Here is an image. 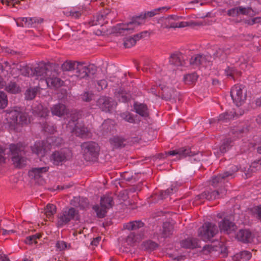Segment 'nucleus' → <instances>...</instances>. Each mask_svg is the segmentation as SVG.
I'll list each match as a JSON object with an SVG mask.
<instances>
[{"mask_svg":"<svg viewBox=\"0 0 261 261\" xmlns=\"http://www.w3.org/2000/svg\"><path fill=\"white\" fill-rule=\"evenodd\" d=\"M168 9L166 7H162L134 17L133 18L132 20L127 23L117 24L113 28V31L114 33L119 34L122 36L132 34L134 32L136 27L144 22V19L147 17H153L161 11H167Z\"/></svg>","mask_w":261,"mask_h":261,"instance_id":"1","label":"nucleus"},{"mask_svg":"<svg viewBox=\"0 0 261 261\" xmlns=\"http://www.w3.org/2000/svg\"><path fill=\"white\" fill-rule=\"evenodd\" d=\"M11 159L14 166L17 168H22L28 163L26 157L25 146L22 143L11 144L9 145Z\"/></svg>","mask_w":261,"mask_h":261,"instance_id":"2","label":"nucleus"},{"mask_svg":"<svg viewBox=\"0 0 261 261\" xmlns=\"http://www.w3.org/2000/svg\"><path fill=\"white\" fill-rule=\"evenodd\" d=\"M28 117V114L21 112L19 108L15 107L6 111V119L10 126L13 129H15L17 125L27 124Z\"/></svg>","mask_w":261,"mask_h":261,"instance_id":"3","label":"nucleus"},{"mask_svg":"<svg viewBox=\"0 0 261 261\" xmlns=\"http://www.w3.org/2000/svg\"><path fill=\"white\" fill-rule=\"evenodd\" d=\"M84 159L88 162H94L98 158L99 147L93 141L85 142L81 145Z\"/></svg>","mask_w":261,"mask_h":261,"instance_id":"4","label":"nucleus"},{"mask_svg":"<svg viewBox=\"0 0 261 261\" xmlns=\"http://www.w3.org/2000/svg\"><path fill=\"white\" fill-rule=\"evenodd\" d=\"M80 215L79 211L74 207H66L59 214L57 225L58 227H62L69 223L71 220H79Z\"/></svg>","mask_w":261,"mask_h":261,"instance_id":"5","label":"nucleus"},{"mask_svg":"<svg viewBox=\"0 0 261 261\" xmlns=\"http://www.w3.org/2000/svg\"><path fill=\"white\" fill-rule=\"evenodd\" d=\"M70 131L77 137L87 138L90 135V132L83 123L77 121V118L73 115L67 126Z\"/></svg>","mask_w":261,"mask_h":261,"instance_id":"6","label":"nucleus"},{"mask_svg":"<svg viewBox=\"0 0 261 261\" xmlns=\"http://www.w3.org/2000/svg\"><path fill=\"white\" fill-rule=\"evenodd\" d=\"M53 68V64L49 62H40L33 68L32 74L40 80L49 79L51 76Z\"/></svg>","mask_w":261,"mask_h":261,"instance_id":"7","label":"nucleus"},{"mask_svg":"<svg viewBox=\"0 0 261 261\" xmlns=\"http://www.w3.org/2000/svg\"><path fill=\"white\" fill-rule=\"evenodd\" d=\"M159 94H161V98L171 103L176 102V100H180V97L179 92L175 88L169 86L160 85Z\"/></svg>","mask_w":261,"mask_h":261,"instance_id":"8","label":"nucleus"},{"mask_svg":"<svg viewBox=\"0 0 261 261\" xmlns=\"http://www.w3.org/2000/svg\"><path fill=\"white\" fill-rule=\"evenodd\" d=\"M100 207L96 205L93 206V209L96 213L97 217L103 218L106 216L107 210L114 205L112 197L110 195H104L100 199Z\"/></svg>","mask_w":261,"mask_h":261,"instance_id":"9","label":"nucleus"},{"mask_svg":"<svg viewBox=\"0 0 261 261\" xmlns=\"http://www.w3.org/2000/svg\"><path fill=\"white\" fill-rule=\"evenodd\" d=\"M230 95L236 106H242L247 97V89L243 85H236L230 91Z\"/></svg>","mask_w":261,"mask_h":261,"instance_id":"10","label":"nucleus"},{"mask_svg":"<svg viewBox=\"0 0 261 261\" xmlns=\"http://www.w3.org/2000/svg\"><path fill=\"white\" fill-rule=\"evenodd\" d=\"M218 232L217 226L211 222L205 223L198 229V236L203 241L210 240Z\"/></svg>","mask_w":261,"mask_h":261,"instance_id":"11","label":"nucleus"},{"mask_svg":"<svg viewBox=\"0 0 261 261\" xmlns=\"http://www.w3.org/2000/svg\"><path fill=\"white\" fill-rule=\"evenodd\" d=\"M179 17L176 15H170L168 17H162L159 19L158 22L161 23L163 28H184L186 26V22H179Z\"/></svg>","mask_w":261,"mask_h":261,"instance_id":"12","label":"nucleus"},{"mask_svg":"<svg viewBox=\"0 0 261 261\" xmlns=\"http://www.w3.org/2000/svg\"><path fill=\"white\" fill-rule=\"evenodd\" d=\"M71 157V150L68 148H64L54 151L51 155V159L54 161L55 165H58L60 163L69 160Z\"/></svg>","mask_w":261,"mask_h":261,"instance_id":"13","label":"nucleus"},{"mask_svg":"<svg viewBox=\"0 0 261 261\" xmlns=\"http://www.w3.org/2000/svg\"><path fill=\"white\" fill-rule=\"evenodd\" d=\"M113 16L109 9H106L101 11L95 16H94L93 19L89 22L91 26L100 25L108 23L109 22L112 21Z\"/></svg>","mask_w":261,"mask_h":261,"instance_id":"14","label":"nucleus"},{"mask_svg":"<svg viewBox=\"0 0 261 261\" xmlns=\"http://www.w3.org/2000/svg\"><path fill=\"white\" fill-rule=\"evenodd\" d=\"M117 105V103L115 100L106 96H100L97 100V106L106 112H111Z\"/></svg>","mask_w":261,"mask_h":261,"instance_id":"15","label":"nucleus"},{"mask_svg":"<svg viewBox=\"0 0 261 261\" xmlns=\"http://www.w3.org/2000/svg\"><path fill=\"white\" fill-rule=\"evenodd\" d=\"M75 75L80 79H83L89 76V74H93L96 70V67L93 65H85V63L78 62L76 68Z\"/></svg>","mask_w":261,"mask_h":261,"instance_id":"16","label":"nucleus"},{"mask_svg":"<svg viewBox=\"0 0 261 261\" xmlns=\"http://www.w3.org/2000/svg\"><path fill=\"white\" fill-rule=\"evenodd\" d=\"M168 155H178L179 156V159H180L182 158H185L187 156H193L194 155V153H193L190 148H181L178 149L174 150L172 151H170L168 152H165L164 153H160L158 156L160 159H163L167 157Z\"/></svg>","mask_w":261,"mask_h":261,"instance_id":"17","label":"nucleus"},{"mask_svg":"<svg viewBox=\"0 0 261 261\" xmlns=\"http://www.w3.org/2000/svg\"><path fill=\"white\" fill-rule=\"evenodd\" d=\"M212 57L209 55H197L190 59V64L194 66L206 67L210 64Z\"/></svg>","mask_w":261,"mask_h":261,"instance_id":"18","label":"nucleus"},{"mask_svg":"<svg viewBox=\"0 0 261 261\" xmlns=\"http://www.w3.org/2000/svg\"><path fill=\"white\" fill-rule=\"evenodd\" d=\"M236 238L238 241L244 243H250L253 238V234L248 229H240L238 232Z\"/></svg>","mask_w":261,"mask_h":261,"instance_id":"19","label":"nucleus"},{"mask_svg":"<svg viewBox=\"0 0 261 261\" xmlns=\"http://www.w3.org/2000/svg\"><path fill=\"white\" fill-rule=\"evenodd\" d=\"M219 227L221 231L226 232L227 233H230L234 231L237 228L235 224L226 218L219 222Z\"/></svg>","mask_w":261,"mask_h":261,"instance_id":"20","label":"nucleus"},{"mask_svg":"<svg viewBox=\"0 0 261 261\" xmlns=\"http://www.w3.org/2000/svg\"><path fill=\"white\" fill-rule=\"evenodd\" d=\"M21 20L24 22V23H22L21 24H18L19 27H36L39 23H41L43 22V19L40 18H27V17H22L21 18Z\"/></svg>","mask_w":261,"mask_h":261,"instance_id":"21","label":"nucleus"},{"mask_svg":"<svg viewBox=\"0 0 261 261\" xmlns=\"http://www.w3.org/2000/svg\"><path fill=\"white\" fill-rule=\"evenodd\" d=\"M48 169V167L32 168L29 171V176L32 179H38L42 177L43 174L46 173Z\"/></svg>","mask_w":261,"mask_h":261,"instance_id":"22","label":"nucleus"},{"mask_svg":"<svg viewBox=\"0 0 261 261\" xmlns=\"http://www.w3.org/2000/svg\"><path fill=\"white\" fill-rule=\"evenodd\" d=\"M32 111L34 116L43 119H45L49 113L48 109L40 104L34 107Z\"/></svg>","mask_w":261,"mask_h":261,"instance_id":"23","label":"nucleus"},{"mask_svg":"<svg viewBox=\"0 0 261 261\" xmlns=\"http://www.w3.org/2000/svg\"><path fill=\"white\" fill-rule=\"evenodd\" d=\"M50 110L53 115L58 117H62L68 113L66 106L60 103L54 105Z\"/></svg>","mask_w":261,"mask_h":261,"instance_id":"24","label":"nucleus"},{"mask_svg":"<svg viewBox=\"0 0 261 261\" xmlns=\"http://www.w3.org/2000/svg\"><path fill=\"white\" fill-rule=\"evenodd\" d=\"M169 62L174 66H180L185 64L182 55L180 53L171 54L169 58Z\"/></svg>","mask_w":261,"mask_h":261,"instance_id":"25","label":"nucleus"},{"mask_svg":"<svg viewBox=\"0 0 261 261\" xmlns=\"http://www.w3.org/2000/svg\"><path fill=\"white\" fill-rule=\"evenodd\" d=\"M180 245L182 247L188 249H194L199 248V240L197 239L189 238L183 240L180 242Z\"/></svg>","mask_w":261,"mask_h":261,"instance_id":"26","label":"nucleus"},{"mask_svg":"<svg viewBox=\"0 0 261 261\" xmlns=\"http://www.w3.org/2000/svg\"><path fill=\"white\" fill-rule=\"evenodd\" d=\"M32 152L36 154L39 157L44 156L46 153V150L44 147L43 142L42 141L36 142L33 146L31 147Z\"/></svg>","mask_w":261,"mask_h":261,"instance_id":"27","label":"nucleus"},{"mask_svg":"<svg viewBox=\"0 0 261 261\" xmlns=\"http://www.w3.org/2000/svg\"><path fill=\"white\" fill-rule=\"evenodd\" d=\"M110 142L114 149L124 147L126 145V140L120 136H114L110 139Z\"/></svg>","mask_w":261,"mask_h":261,"instance_id":"28","label":"nucleus"},{"mask_svg":"<svg viewBox=\"0 0 261 261\" xmlns=\"http://www.w3.org/2000/svg\"><path fill=\"white\" fill-rule=\"evenodd\" d=\"M237 170L238 169H237L236 167H235L234 169L231 172L226 171L223 173L222 174L213 177L212 179V185L214 187H216L218 185V184L222 181V179H224L228 176H232L233 173Z\"/></svg>","mask_w":261,"mask_h":261,"instance_id":"29","label":"nucleus"},{"mask_svg":"<svg viewBox=\"0 0 261 261\" xmlns=\"http://www.w3.org/2000/svg\"><path fill=\"white\" fill-rule=\"evenodd\" d=\"M115 97L119 101L126 102L130 100V95L123 89H118L115 92Z\"/></svg>","mask_w":261,"mask_h":261,"instance_id":"30","label":"nucleus"},{"mask_svg":"<svg viewBox=\"0 0 261 261\" xmlns=\"http://www.w3.org/2000/svg\"><path fill=\"white\" fill-rule=\"evenodd\" d=\"M143 235L140 233H135L133 232L129 233L126 239V242L129 245H133L135 243L142 240L143 238Z\"/></svg>","mask_w":261,"mask_h":261,"instance_id":"31","label":"nucleus"},{"mask_svg":"<svg viewBox=\"0 0 261 261\" xmlns=\"http://www.w3.org/2000/svg\"><path fill=\"white\" fill-rule=\"evenodd\" d=\"M72 204L74 206L79 207L84 209L88 206L89 202L88 199L84 197H74L72 201Z\"/></svg>","mask_w":261,"mask_h":261,"instance_id":"32","label":"nucleus"},{"mask_svg":"<svg viewBox=\"0 0 261 261\" xmlns=\"http://www.w3.org/2000/svg\"><path fill=\"white\" fill-rule=\"evenodd\" d=\"M134 108L137 113L142 117H147L148 116V111L146 105L143 103H135Z\"/></svg>","mask_w":261,"mask_h":261,"instance_id":"33","label":"nucleus"},{"mask_svg":"<svg viewBox=\"0 0 261 261\" xmlns=\"http://www.w3.org/2000/svg\"><path fill=\"white\" fill-rule=\"evenodd\" d=\"M144 225L141 221H134L124 224L123 227L129 230H135L143 227Z\"/></svg>","mask_w":261,"mask_h":261,"instance_id":"34","label":"nucleus"},{"mask_svg":"<svg viewBox=\"0 0 261 261\" xmlns=\"http://www.w3.org/2000/svg\"><path fill=\"white\" fill-rule=\"evenodd\" d=\"M78 62L75 61L67 60L62 64V70L63 71H71L76 70Z\"/></svg>","mask_w":261,"mask_h":261,"instance_id":"35","label":"nucleus"},{"mask_svg":"<svg viewBox=\"0 0 261 261\" xmlns=\"http://www.w3.org/2000/svg\"><path fill=\"white\" fill-rule=\"evenodd\" d=\"M206 192L207 194V199L213 200L225 195L226 193V190L225 189V188H222L219 190H215L212 192Z\"/></svg>","mask_w":261,"mask_h":261,"instance_id":"36","label":"nucleus"},{"mask_svg":"<svg viewBox=\"0 0 261 261\" xmlns=\"http://www.w3.org/2000/svg\"><path fill=\"white\" fill-rule=\"evenodd\" d=\"M225 73L226 75L233 80H235L236 78L240 76L241 74V72L239 71L236 68L232 66H227L225 69Z\"/></svg>","mask_w":261,"mask_h":261,"instance_id":"37","label":"nucleus"},{"mask_svg":"<svg viewBox=\"0 0 261 261\" xmlns=\"http://www.w3.org/2000/svg\"><path fill=\"white\" fill-rule=\"evenodd\" d=\"M173 230V226L169 222H165L163 224L162 231V235L163 238H167L172 234Z\"/></svg>","mask_w":261,"mask_h":261,"instance_id":"38","label":"nucleus"},{"mask_svg":"<svg viewBox=\"0 0 261 261\" xmlns=\"http://www.w3.org/2000/svg\"><path fill=\"white\" fill-rule=\"evenodd\" d=\"M39 91V88L38 87L30 88L28 89L25 93V97L26 99L32 100L34 99Z\"/></svg>","mask_w":261,"mask_h":261,"instance_id":"39","label":"nucleus"},{"mask_svg":"<svg viewBox=\"0 0 261 261\" xmlns=\"http://www.w3.org/2000/svg\"><path fill=\"white\" fill-rule=\"evenodd\" d=\"M233 142L231 139H224L222 145L220 147V152L222 153L226 152L233 145Z\"/></svg>","mask_w":261,"mask_h":261,"instance_id":"40","label":"nucleus"},{"mask_svg":"<svg viewBox=\"0 0 261 261\" xmlns=\"http://www.w3.org/2000/svg\"><path fill=\"white\" fill-rule=\"evenodd\" d=\"M65 14L67 17H70L71 18L79 19L84 15V11L83 10H77L73 8L69 11H67Z\"/></svg>","mask_w":261,"mask_h":261,"instance_id":"41","label":"nucleus"},{"mask_svg":"<svg viewBox=\"0 0 261 261\" xmlns=\"http://www.w3.org/2000/svg\"><path fill=\"white\" fill-rule=\"evenodd\" d=\"M6 90L9 93L16 94L20 92L19 86L14 82H11L5 88Z\"/></svg>","mask_w":261,"mask_h":261,"instance_id":"42","label":"nucleus"},{"mask_svg":"<svg viewBox=\"0 0 261 261\" xmlns=\"http://www.w3.org/2000/svg\"><path fill=\"white\" fill-rule=\"evenodd\" d=\"M235 116L233 115L232 111L229 112H226L220 114L218 118L219 121H222L227 122L230 120L234 119Z\"/></svg>","mask_w":261,"mask_h":261,"instance_id":"43","label":"nucleus"},{"mask_svg":"<svg viewBox=\"0 0 261 261\" xmlns=\"http://www.w3.org/2000/svg\"><path fill=\"white\" fill-rule=\"evenodd\" d=\"M114 125L110 120L105 121L101 125V130L103 135L111 133L113 129Z\"/></svg>","mask_w":261,"mask_h":261,"instance_id":"44","label":"nucleus"},{"mask_svg":"<svg viewBox=\"0 0 261 261\" xmlns=\"http://www.w3.org/2000/svg\"><path fill=\"white\" fill-rule=\"evenodd\" d=\"M177 190V187L175 185H172L171 187L165 191H162L160 192V198L161 199H164L166 198V196L170 195L171 193L176 192Z\"/></svg>","mask_w":261,"mask_h":261,"instance_id":"45","label":"nucleus"},{"mask_svg":"<svg viewBox=\"0 0 261 261\" xmlns=\"http://www.w3.org/2000/svg\"><path fill=\"white\" fill-rule=\"evenodd\" d=\"M198 78V75L195 72L188 74L184 76V81L186 84L190 85L195 82Z\"/></svg>","mask_w":261,"mask_h":261,"instance_id":"46","label":"nucleus"},{"mask_svg":"<svg viewBox=\"0 0 261 261\" xmlns=\"http://www.w3.org/2000/svg\"><path fill=\"white\" fill-rule=\"evenodd\" d=\"M143 246L145 250L148 251L154 250L158 247L157 243L150 240L143 242Z\"/></svg>","mask_w":261,"mask_h":261,"instance_id":"47","label":"nucleus"},{"mask_svg":"<svg viewBox=\"0 0 261 261\" xmlns=\"http://www.w3.org/2000/svg\"><path fill=\"white\" fill-rule=\"evenodd\" d=\"M45 214L46 217L49 218L51 217L56 212V207L53 204H48L44 210Z\"/></svg>","mask_w":261,"mask_h":261,"instance_id":"48","label":"nucleus"},{"mask_svg":"<svg viewBox=\"0 0 261 261\" xmlns=\"http://www.w3.org/2000/svg\"><path fill=\"white\" fill-rule=\"evenodd\" d=\"M238 15L241 14L243 15H253V11L250 7L245 8L242 6L237 7Z\"/></svg>","mask_w":261,"mask_h":261,"instance_id":"49","label":"nucleus"},{"mask_svg":"<svg viewBox=\"0 0 261 261\" xmlns=\"http://www.w3.org/2000/svg\"><path fill=\"white\" fill-rule=\"evenodd\" d=\"M8 105V98L6 94L0 91V109H4Z\"/></svg>","mask_w":261,"mask_h":261,"instance_id":"50","label":"nucleus"},{"mask_svg":"<svg viewBox=\"0 0 261 261\" xmlns=\"http://www.w3.org/2000/svg\"><path fill=\"white\" fill-rule=\"evenodd\" d=\"M226 55L227 53H225L224 49L219 48L216 50L213 56L214 58H219L223 60L226 58Z\"/></svg>","mask_w":261,"mask_h":261,"instance_id":"51","label":"nucleus"},{"mask_svg":"<svg viewBox=\"0 0 261 261\" xmlns=\"http://www.w3.org/2000/svg\"><path fill=\"white\" fill-rule=\"evenodd\" d=\"M260 169H261V158L258 160L253 161L250 166V169L252 171H255Z\"/></svg>","mask_w":261,"mask_h":261,"instance_id":"52","label":"nucleus"},{"mask_svg":"<svg viewBox=\"0 0 261 261\" xmlns=\"http://www.w3.org/2000/svg\"><path fill=\"white\" fill-rule=\"evenodd\" d=\"M41 237L40 234H36L34 235L28 237L25 241L27 244H31L33 243H36V240L39 239Z\"/></svg>","mask_w":261,"mask_h":261,"instance_id":"53","label":"nucleus"},{"mask_svg":"<svg viewBox=\"0 0 261 261\" xmlns=\"http://www.w3.org/2000/svg\"><path fill=\"white\" fill-rule=\"evenodd\" d=\"M33 70V68H32L28 66H25L22 67L21 68H20V71L22 75L24 76H33V74H32V71Z\"/></svg>","mask_w":261,"mask_h":261,"instance_id":"54","label":"nucleus"},{"mask_svg":"<svg viewBox=\"0 0 261 261\" xmlns=\"http://www.w3.org/2000/svg\"><path fill=\"white\" fill-rule=\"evenodd\" d=\"M123 44L125 48L131 47L136 44L135 40L132 37L125 38Z\"/></svg>","mask_w":261,"mask_h":261,"instance_id":"55","label":"nucleus"},{"mask_svg":"<svg viewBox=\"0 0 261 261\" xmlns=\"http://www.w3.org/2000/svg\"><path fill=\"white\" fill-rule=\"evenodd\" d=\"M237 106V108L234 110L232 111L233 112V115L235 116V118H239L240 116L243 115L245 113L244 110L242 108H240V106Z\"/></svg>","mask_w":261,"mask_h":261,"instance_id":"56","label":"nucleus"},{"mask_svg":"<svg viewBox=\"0 0 261 261\" xmlns=\"http://www.w3.org/2000/svg\"><path fill=\"white\" fill-rule=\"evenodd\" d=\"M246 129V128H240V127L237 126V127H235L233 129H232L230 132V133L232 135H234L238 137V136L239 135H241L242 133H243Z\"/></svg>","mask_w":261,"mask_h":261,"instance_id":"57","label":"nucleus"},{"mask_svg":"<svg viewBox=\"0 0 261 261\" xmlns=\"http://www.w3.org/2000/svg\"><path fill=\"white\" fill-rule=\"evenodd\" d=\"M239 255L241 256L244 260H249L251 257V254L248 251H243L239 253Z\"/></svg>","mask_w":261,"mask_h":261,"instance_id":"58","label":"nucleus"},{"mask_svg":"<svg viewBox=\"0 0 261 261\" xmlns=\"http://www.w3.org/2000/svg\"><path fill=\"white\" fill-rule=\"evenodd\" d=\"M121 116L125 121L129 123H133L135 121L134 118L129 113H124L121 115Z\"/></svg>","mask_w":261,"mask_h":261,"instance_id":"59","label":"nucleus"},{"mask_svg":"<svg viewBox=\"0 0 261 261\" xmlns=\"http://www.w3.org/2000/svg\"><path fill=\"white\" fill-rule=\"evenodd\" d=\"M48 81L46 80V83L48 84L50 81V83L55 87H58L61 86V80L58 78L51 79L50 77L48 79Z\"/></svg>","mask_w":261,"mask_h":261,"instance_id":"60","label":"nucleus"},{"mask_svg":"<svg viewBox=\"0 0 261 261\" xmlns=\"http://www.w3.org/2000/svg\"><path fill=\"white\" fill-rule=\"evenodd\" d=\"M93 94L89 92H85L81 95V98L83 101L89 102L91 100Z\"/></svg>","mask_w":261,"mask_h":261,"instance_id":"61","label":"nucleus"},{"mask_svg":"<svg viewBox=\"0 0 261 261\" xmlns=\"http://www.w3.org/2000/svg\"><path fill=\"white\" fill-rule=\"evenodd\" d=\"M56 247L59 250L62 251L64 250L66 248L67 245L66 242H65L64 241H57L56 244Z\"/></svg>","mask_w":261,"mask_h":261,"instance_id":"62","label":"nucleus"},{"mask_svg":"<svg viewBox=\"0 0 261 261\" xmlns=\"http://www.w3.org/2000/svg\"><path fill=\"white\" fill-rule=\"evenodd\" d=\"M227 14L228 16L235 17L238 16V8L237 7L233 8L227 11Z\"/></svg>","mask_w":261,"mask_h":261,"instance_id":"63","label":"nucleus"},{"mask_svg":"<svg viewBox=\"0 0 261 261\" xmlns=\"http://www.w3.org/2000/svg\"><path fill=\"white\" fill-rule=\"evenodd\" d=\"M148 33L147 31L142 32L139 34L135 35L132 38L135 40V43L137 40L144 37L145 35H146Z\"/></svg>","mask_w":261,"mask_h":261,"instance_id":"64","label":"nucleus"}]
</instances>
